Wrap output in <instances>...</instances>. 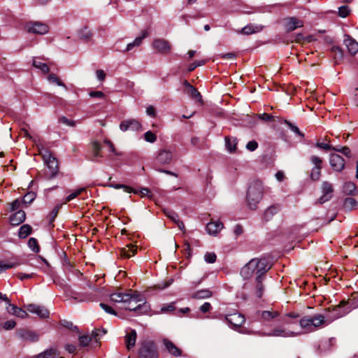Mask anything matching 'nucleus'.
<instances>
[{
    "mask_svg": "<svg viewBox=\"0 0 358 358\" xmlns=\"http://www.w3.org/2000/svg\"><path fill=\"white\" fill-rule=\"evenodd\" d=\"M8 304L6 310L8 313L15 315L20 318H26L28 317V313L20 308L12 304L8 299V301H6Z\"/></svg>",
    "mask_w": 358,
    "mask_h": 358,
    "instance_id": "obj_18",
    "label": "nucleus"
},
{
    "mask_svg": "<svg viewBox=\"0 0 358 358\" xmlns=\"http://www.w3.org/2000/svg\"><path fill=\"white\" fill-rule=\"evenodd\" d=\"M350 8L348 6H342L338 8V15L341 17H347L350 13Z\"/></svg>",
    "mask_w": 358,
    "mask_h": 358,
    "instance_id": "obj_54",
    "label": "nucleus"
},
{
    "mask_svg": "<svg viewBox=\"0 0 358 358\" xmlns=\"http://www.w3.org/2000/svg\"><path fill=\"white\" fill-rule=\"evenodd\" d=\"M17 336L22 339L29 342H36L38 341L39 336L36 333L27 330V329H19L16 332Z\"/></svg>",
    "mask_w": 358,
    "mask_h": 358,
    "instance_id": "obj_15",
    "label": "nucleus"
},
{
    "mask_svg": "<svg viewBox=\"0 0 358 358\" xmlns=\"http://www.w3.org/2000/svg\"><path fill=\"white\" fill-rule=\"evenodd\" d=\"M107 333L106 329L102 328V329H95L92 331L91 334V338L92 341H94L96 343H99V341L100 340L101 337L103 335H105Z\"/></svg>",
    "mask_w": 358,
    "mask_h": 358,
    "instance_id": "obj_37",
    "label": "nucleus"
},
{
    "mask_svg": "<svg viewBox=\"0 0 358 358\" xmlns=\"http://www.w3.org/2000/svg\"><path fill=\"white\" fill-rule=\"evenodd\" d=\"M92 148H93L94 156L96 157H101V155H100V151L103 148V146L101 144H99L98 142H94L93 145H92Z\"/></svg>",
    "mask_w": 358,
    "mask_h": 358,
    "instance_id": "obj_52",
    "label": "nucleus"
},
{
    "mask_svg": "<svg viewBox=\"0 0 358 358\" xmlns=\"http://www.w3.org/2000/svg\"><path fill=\"white\" fill-rule=\"evenodd\" d=\"M33 66L45 73H48L50 71L49 66L45 63L43 62L41 59H34Z\"/></svg>",
    "mask_w": 358,
    "mask_h": 358,
    "instance_id": "obj_35",
    "label": "nucleus"
},
{
    "mask_svg": "<svg viewBox=\"0 0 358 358\" xmlns=\"http://www.w3.org/2000/svg\"><path fill=\"white\" fill-rule=\"evenodd\" d=\"M120 129L122 131H141L142 125L138 120L127 119L121 122Z\"/></svg>",
    "mask_w": 358,
    "mask_h": 358,
    "instance_id": "obj_9",
    "label": "nucleus"
},
{
    "mask_svg": "<svg viewBox=\"0 0 358 358\" xmlns=\"http://www.w3.org/2000/svg\"><path fill=\"white\" fill-rule=\"evenodd\" d=\"M212 308L211 304L209 302H205L201 307L199 308L200 310L203 313H206L210 310Z\"/></svg>",
    "mask_w": 358,
    "mask_h": 358,
    "instance_id": "obj_63",
    "label": "nucleus"
},
{
    "mask_svg": "<svg viewBox=\"0 0 358 358\" xmlns=\"http://www.w3.org/2000/svg\"><path fill=\"white\" fill-rule=\"evenodd\" d=\"M224 227V224L220 222H210L206 225V231L210 235H216L219 233Z\"/></svg>",
    "mask_w": 358,
    "mask_h": 358,
    "instance_id": "obj_22",
    "label": "nucleus"
},
{
    "mask_svg": "<svg viewBox=\"0 0 358 358\" xmlns=\"http://www.w3.org/2000/svg\"><path fill=\"white\" fill-rule=\"evenodd\" d=\"M204 259L207 263L213 264L216 262L217 256L214 252H206L204 255Z\"/></svg>",
    "mask_w": 358,
    "mask_h": 358,
    "instance_id": "obj_48",
    "label": "nucleus"
},
{
    "mask_svg": "<svg viewBox=\"0 0 358 358\" xmlns=\"http://www.w3.org/2000/svg\"><path fill=\"white\" fill-rule=\"evenodd\" d=\"M59 122L64 124L69 127H75L76 123L74 120L68 119L67 117L62 116L59 118Z\"/></svg>",
    "mask_w": 358,
    "mask_h": 358,
    "instance_id": "obj_53",
    "label": "nucleus"
},
{
    "mask_svg": "<svg viewBox=\"0 0 358 358\" xmlns=\"http://www.w3.org/2000/svg\"><path fill=\"white\" fill-rule=\"evenodd\" d=\"M48 81H50L51 83H56L57 85L64 87V88L66 89V86L65 85V84L63 82H62L59 80V78L54 73H50L48 76Z\"/></svg>",
    "mask_w": 358,
    "mask_h": 358,
    "instance_id": "obj_42",
    "label": "nucleus"
},
{
    "mask_svg": "<svg viewBox=\"0 0 358 358\" xmlns=\"http://www.w3.org/2000/svg\"><path fill=\"white\" fill-rule=\"evenodd\" d=\"M299 323L305 333H312L328 325L330 321L327 320L324 315L317 313L301 317Z\"/></svg>",
    "mask_w": 358,
    "mask_h": 358,
    "instance_id": "obj_3",
    "label": "nucleus"
},
{
    "mask_svg": "<svg viewBox=\"0 0 358 358\" xmlns=\"http://www.w3.org/2000/svg\"><path fill=\"white\" fill-rule=\"evenodd\" d=\"M261 320L264 321H271L279 315L278 311L264 310L259 312Z\"/></svg>",
    "mask_w": 358,
    "mask_h": 358,
    "instance_id": "obj_29",
    "label": "nucleus"
},
{
    "mask_svg": "<svg viewBox=\"0 0 358 358\" xmlns=\"http://www.w3.org/2000/svg\"><path fill=\"white\" fill-rule=\"evenodd\" d=\"M259 118L262 120L266 121V122H271L274 120V116L267 114L266 113H264L262 114H259L258 115Z\"/></svg>",
    "mask_w": 358,
    "mask_h": 358,
    "instance_id": "obj_57",
    "label": "nucleus"
},
{
    "mask_svg": "<svg viewBox=\"0 0 358 358\" xmlns=\"http://www.w3.org/2000/svg\"><path fill=\"white\" fill-rule=\"evenodd\" d=\"M280 209V206L279 204H274L269 206L264 213V219L266 221L271 220L273 217L278 213Z\"/></svg>",
    "mask_w": 358,
    "mask_h": 358,
    "instance_id": "obj_25",
    "label": "nucleus"
},
{
    "mask_svg": "<svg viewBox=\"0 0 358 358\" xmlns=\"http://www.w3.org/2000/svg\"><path fill=\"white\" fill-rule=\"evenodd\" d=\"M185 92L187 94L189 95L193 99H194L199 103H203V99L200 92H198V90L194 86H192L187 90H185Z\"/></svg>",
    "mask_w": 358,
    "mask_h": 358,
    "instance_id": "obj_30",
    "label": "nucleus"
},
{
    "mask_svg": "<svg viewBox=\"0 0 358 358\" xmlns=\"http://www.w3.org/2000/svg\"><path fill=\"white\" fill-rule=\"evenodd\" d=\"M271 266L265 259H252L241 270V275L244 279H249L254 273H256L255 286L252 294L257 298L263 296L264 287L262 283L263 276L270 269Z\"/></svg>",
    "mask_w": 358,
    "mask_h": 358,
    "instance_id": "obj_1",
    "label": "nucleus"
},
{
    "mask_svg": "<svg viewBox=\"0 0 358 358\" xmlns=\"http://www.w3.org/2000/svg\"><path fill=\"white\" fill-rule=\"evenodd\" d=\"M226 320L232 327L237 328L242 326L245 322V317L243 315L234 313L226 316Z\"/></svg>",
    "mask_w": 358,
    "mask_h": 358,
    "instance_id": "obj_14",
    "label": "nucleus"
},
{
    "mask_svg": "<svg viewBox=\"0 0 358 358\" xmlns=\"http://www.w3.org/2000/svg\"><path fill=\"white\" fill-rule=\"evenodd\" d=\"M213 295L211 291L208 289H201L194 293L192 297L197 299L210 298Z\"/></svg>",
    "mask_w": 358,
    "mask_h": 358,
    "instance_id": "obj_38",
    "label": "nucleus"
},
{
    "mask_svg": "<svg viewBox=\"0 0 358 358\" xmlns=\"http://www.w3.org/2000/svg\"><path fill=\"white\" fill-rule=\"evenodd\" d=\"M315 146L317 148H319L320 149L324 150L326 151H329V150H336V148L332 147L329 144L324 143H319V142H317V143H316Z\"/></svg>",
    "mask_w": 358,
    "mask_h": 358,
    "instance_id": "obj_56",
    "label": "nucleus"
},
{
    "mask_svg": "<svg viewBox=\"0 0 358 358\" xmlns=\"http://www.w3.org/2000/svg\"><path fill=\"white\" fill-rule=\"evenodd\" d=\"M91 341H92L91 336L87 335H84L79 337V343L81 346H87Z\"/></svg>",
    "mask_w": 358,
    "mask_h": 358,
    "instance_id": "obj_55",
    "label": "nucleus"
},
{
    "mask_svg": "<svg viewBox=\"0 0 358 358\" xmlns=\"http://www.w3.org/2000/svg\"><path fill=\"white\" fill-rule=\"evenodd\" d=\"M32 232V228L29 224H25L20 227L18 236L20 238H25Z\"/></svg>",
    "mask_w": 358,
    "mask_h": 358,
    "instance_id": "obj_34",
    "label": "nucleus"
},
{
    "mask_svg": "<svg viewBox=\"0 0 358 358\" xmlns=\"http://www.w3.org/2000/svg\"><path fill=\"white\" fill-rule=\"evenodd\" d=\"M261 30L259 26L247 25L242 29V33L244 34H251L258 32Z\"/></svg>",
    "mask_w": 358,
    "mask_h": 358,
    "instance_id": "obj_40",
    "label": "nucleus"
},
{
    "mask_svg": "<svg viewBox=\"0 0 358 358\" xmlns=\"http://www.w3.org/2000/svg\"><path fill=\"white\" fill-rule=\"evenodd\" d=\"M26 309L29 313L36 314L41 318H47L50 315L49 310L43 306L29 304L26 306Z\"/></svg>",
    "mask_w": 358,
    "mask_h": 358,
    "instance_id": "obj_11",
    "label": "nucleus"
},
{
    "mask_svg": "<svg viewBox=\"0 0 358 358\" xmlns=\"http://www.w3.org/2000/svg\"><path fill=\"white\" fill-rule=\"evenodd\" d=\"M138 193L137 194H140L142 197H144V196L151 197L152 196L150 190L147 187L142 188L141 190L138 191Z\"/></svg>",
    "mask_w": 358,
    "mask_h": 358,
    "instance_id": "obj_61",
    "label": "nucleus"
},
{
    "mask_svg": "<svg viewBox=\"0 0 358 358\" xmlns=\"http://www.w3.org/2000/svg\"><path fill=\"white\" fill-rule=\"evenodd\" d=\"M85 191V187H81V188H79V189H76V191H74L73 192L70 194L66 198V202L70 201L72 199L76 198L77 196H78L80 194H81Z\"/></svg>",
    "mask_w": 358,
    "mask_h": 358,
    "instance_id": "obj_44",
    "label": "nucleus"
},
{
    "mask_svg": "<svg viewBox=\"0 0 358 358\" xmlns=\"http://www.w3.org/2000/svg\"><path fill=\"white\" fill-rule=\"evenodd\" d=\"M136 247L133 245H127L125 248H121L120 256L122 258H130L136 252Z\"/></svg>",
    "mask_w": 358,
    "mask_h": 358,
    "instance_id": "obj_26",
    "label": "nucleus"
},
{
    "mask_svg": "<svg viewBox=\"0 0 358 358\" xmlns=\"http://www.w3.org/2000/svg\"><path fill=\"white\" fill-rule=\"evenodd\" d=\"M99 305L106 313L111 315H116L115 311L110 306L103 303H101Z\"/></svg>",
    "mask_w": 358,
    "mask_h": 358,
    "instance_id": "obj_64",
    "label": "nucleus"
},
{
    "mask_svg": "<svg viewBox=\"0 0 358 358\" xmlns=\"http://www.w3.org/2000/svg\"><path fill=\"white\" fill-rule=\"evenodd\" d=\"M344 43L347 47L350 55H355L358 52V43L350 36L345 34L344 36Z\"/></svg>",
    "mask_w": 358,
    "mask_h": 358,
    "instance_id": "obj_19",
    "label": "nucleus"
},
{
    "mask_svg": "<svg viewBox=\"0 0 358 358\" xmlns=\"http://www.w3.org/2000/svg\"><path fill=\"white\" fill-rule=\"evenodd\" d=\"M109 187H113L115 189H123V190L125 192H127V193H134V194H138V190H136L134 189V188H132L130 186H127V185H122V184H110L108 185Z\"/></svg>",
    "mask_w": 358,
    "mask_h": 358,
    "instance_id": "obj_39",
    "label": "nucleus"
},
{
    "mask_svg": "<svg viewBox=\"0 0 358 358\" xmlns=\"http://www.w3.org/2000/svg\"><path fill=\"white\" fill-rule=\"evenodd\" d=\"M311 163L314 165L313 168H322V159L316 155H312L310 157Z\"/></svg>",
    "mask_w": 358,
    "mask_h": 358,
    "instance_id": "obj_43",
    "label": "nucleus"
},
{
    "mask_svg": "<svg viewBox=\"0 0 358 358\" xmlns=\"http://www.w3.org/2000/svg\"><path fill=\"white\" fill-rule=\"evenodd\" d=\"M258 148V143L255 141H250L246 145V148L250 151H255Z\"/></svg>",
    "mask_w": 358,
    "mask_h": 358,
    "instance_id": "obj_60",
    "label": "nucleus"
},
{
    "mask_svg": "<svg viewBox=\"0 0 358 358\" xmlns=\"http://www.w3.org/2000/svg\"><path fill=\"white\" fill-rule=\"evenodd\" d=\"M34 358H62L59 352L55 348H50L35 356Z\"/></svg>",
    "mask_w": 358,
    "mask_h": 358,
    "instance_id": "obj_23",
    "label": "nucleus"
},
{
    "mask_svg": "<svg viewBox=\"0 0 358 358\" xmlns=\"http://www.w3.org/2000/svg\"><path fill=\"white\" fill-rule=\"evenodd\" d=\"M39 155H41L47 166L46 177L48 179L55 178L59 171V164L57 159L52 157L48 150L44 148L39 149Z\"/></svg>",
    "mask_w": 358,
    "mask_h": 358,
    "instance_id": "obj_6",
    "label": "nucleus"
},
{
    "mask_svg": "<svg viewBox=\"0 0 358 358\" xmlns=\"http://www.w3.org/2000/svg\"><path fill=\"white\" fill-rule=\"evenodd\" d=\"M26 218V214L24 210H19L10 217V222L13 226H17L22 223Z\"/></svg>",
    "mask_w": 358,
    "mask_h": 358,
    "instance_id": "obj_21",
    "label": "nucleus"
},
{
    "mask_svg": "<svg viewBox=\"0 0 358 358\" xmlns=\"http://www.w3.org/2000/svg\"><path fill=\"white\" fill-rule=\"evenodd\" d=\"M357 201L352 197H348L344 200L343 207L348 210H352L357 208Z\"/></svg>",
    "mask_w": 358,
    "mask_h": 358,
    "instance_id": "obj_36",
    "label": "nucleus"
},
{
    "mask_svg": "<svg viewBox=\"0 0 358 358\" xmlns=\"http://www.w3.org/2000/svg\"><path fill=\"white\" fill-rule=\"evenodd\" d=\"M154 49L162 54H167L170 52L171 46L169 43L163 39H156L153 42Z\"/></svg>",
    "mask_w": 358,
    "mask_h": 358,
    "instance_id": "obj_16",
    "label": "nucleus"
},
{
    "mask_svg": "<svg viewBox=\"0 0 358 358\" xmlns=\"http://www.w3.org/2000/svg\"><path fill=\"white\" fill-rule=\"evenodd\" d=\"M172 159V153L166 150H162L159 152L157 161L162 164H169Z\"/></svg>",
    "mask_w": 358,
    "mask_h": 358,
    "instance_id": "obj_24",
    "label": "nucleus"
},
{
    "mask_svg": "<svg viewBox=\"0 0 358 358\" xmlns=\"http://www.w3.org/2000/svg\"><path fill=\"white\" fill-rule=\"evenodd\" d=\"M26 29L28 32L36 34H45L48 32V26L42 22H31L26 26Z\"/></svg>",
    "mask_w": 358,
    "mask_h": 358,
    "instance_id": "obj_8",
    "label": "nucleus"
},
{
    "mask_svg": "<svg viewBox=\"0 0 358 358\" xmlns=\"http://www.w3.org/2000/svg\"><path fill=\"white\" fill-rule=\"evenodd\" d=\"M322 168H313L311 170L310 178L313 180H318L321 176Z\"/></svg>",
    "mask_w": 358,
    "mask_h": 358,
    "instance_id": "obj_49",
    "label": "nucleus"
},
{
    "mask_svg": "<svg viewBox=\"0 0 358 358\" xmlns=\"http://www.w3.org/2000/svg\"><path fill=\"white\" fill-rule=\"evenodd\" d=\"M343 191L348 195H356L358 193L356 185L352 182H347L343 187Z\"/></svg>",
    "mask_w": 358,
    "mask_h": 358,
    "instance_id": "obj_31",
    "label": "nucleus"
},
{
    "mask_svg": "<svg viewBox=\"0 0 358 358\" xmlns=\"http://www.w3.org/2000/svg\"><path fill=\"white\" fill-rule=\"evenodd\" d=\"M16 325V323L14 320H10L4 322L3 327L5 330H10L13 329Z\"/></svg>",
    "mask_w": 358,
    "mask_h": 358,
    "instance_id": "obj_58",
    "label": "nucleus"
},
{
    "mask_svg": "<svg viewBox=\"0 0 358 358\" xmlns=\"http://www.w3.org/2000/svg\"><path fill=\"white\" fill-rule=\"evenodd\" d=\"M329 163L333 169L336 171H341L345 167V161L338 154H331L330 155Z\"/></svg>",
    "mask_w": 358,
    "mask_h": 358,
    "instance_id": "obj_13",
    "label": "nucleus"
},
{
    "mask_svg": "<svg viewBox=\"0 0 358 358\" xmlns=\"http://www.w3.org/2000/svg\"><path fill=\"white\" fill-rule=\"evenodd\" d=\"M224 140L227 150L230 153L235 152L237 149V138L236 137L226 136Z\"/></svg>",
    "mask_w": 358,
    "mask_h": 358,
    "instance_id": "obj_27",
    "label": "nucleus"
},
{
    "mask_svg": "<svg viewBox=\"0 0 358 358\" xmlns=\"http://www.w3.org/2000/svg\"><path fill=\"white\" fill-rule=\"evenodd\" d=\"M149 34V32L148 30H143L141 33V35L138 37H136V39L133 41L134 43V45L138 47L139 46L143 40L146 38Z\"/></svg>",
    "mask_w": 358,
    "mask_h": 358,
    "instance_id": "obj_47",
    "label": "nucleus"
},
{
    "mask_svg": "<svg viewBox=\"0 0 358 358\" xmlns=\"http://www.w3.org/2000/svg\"><path fill=\"white\" fill-rule=\"evenodd\" d=\"M299 334L294 331H288L282 327L275 328L270 333L260 334L263 336H276V337H292L296 336Z\"/></svg>",
    "mask_w": 358,
    "mask_h": 358,
    "instance_id": "obj_10",
    "label": "nucleus"
},
{
    "mask_svg": "<svg viewBox=\"0 0 358 358\" xmlns=\"http://www.w3.org/2000/svg\"><path fill=\"white\" fill-rule=\"evenodd\" d=\"M92 34L87 27L80 29L77 34V37L79 40L88 41L92 38Z\"/></svg>",
    "mask_w": 358,
    "mask_h": 358,
    "instance_id": "obj_32",
    "label": "nucleus"
},
{
    "mask_svg": "<svg viewBox=\"0 0 358 358\" xmlns=\"http://www.w3.org/2000/svg\"><path fill=\"white\" fill-rule=\"evenodd\" d=\"M284 122L289 127V129L294 133H295L296 134H297L298 136H299L301 137L304 136L303 134L300 131L299 129L296 125H294V124H292V122H290L286 120L284 121Z\"/></svg>",
    "mask_w": 358,
    "mask_h": 358,
    "instance_id": "obj_45",
    "label": "nucleus"
},
{
    "mask_svg": "<svg viewBox=\"0 0 358 358\" xmlns=\"http://www.w3.org/2000/svg\"><path fill=\"white\" fill-rule=\"evenodd\" d=\"M110 299L113 302L122 303V308L139 314L146 313L149 308L146 303H140L136 307L131 305L132 302L137 303L142 301L140 294L136 291L129 290L127 293L115 292L110 295Z\"/></svg>",
    "mask_w": 358,
    "mask_h": 358,
    "instance_id": "obj_2",
    "label": "nucleus"
},
{
    "mask_svg": "<svg viewBox=\"0 0 358 358\" xmlns=\"http://www.w3.org/2000/svg\"><path fill=\"white\" fill-rule=\"evenodd\" d=\"M303 26L302 20L294 17H288L285 20V28L287 31H292L296 28L301 27Z\"/></svg>",
    "mask_w": 358,
    "mask_h": 358,
    "instance_id": "obj_17",
    "label": "nucleus"
},
{
    "mask_svg": "<svg viewBox=\"0 0 358 358\" xmlns=\"http://www.w3.org/2000/svg\"><path fill=\"white\" fill-rule=\"evenodd\" d=\"M166 214L167 216L173 221L174 222L180 229L182 230L185 229V224L184 223L180 220L179 216L177 213H176L173 211H168L166 212Z\"/></svg>",
    "mask_w": 358,
    "mask_h": 358,
    "instance_id": "obj_33",
    "label": "nucleus"
},
{
    "mask_svg": "<svg viewBox=\"0 0 358 358\" xmlns=\"http://www.w3.org/2000/svg\"><path fill=\"white\" fill-rule=\"evenodd\" d=\"M145 140L149 143H154L157 140V136L150 131H146L144 134Z\"/></svg>",
    "mask_w": 358,
    "mask_h": 358,
    "instance_id": "obj_51",
    "label": "nucleus"
},
{
    "mask_svg": "<svg viewBox=\"0 0 358 358\" xmlns=\"http://www.w3.org/2000/svg\"><path fill=\"white\" fill-rule=\"evenodd\" d=\"M36 198V194L33 192L27 193L23 197V203H31Z\"/></svg>",
    "mask_w": 358,
    "mask_h": 358,
    "instance_id": "obj_50",
    "label": "nucleus"
},
{
    "mask_svg": "<svg viewBox=\"0 0 358 358\" xmlns=\"http://www.w3.org/2000/svg\"><path fill=\"white\" fill-rule=\"evenodd\" d=\"M358 307V293L352 294L350 298L346 300H342L340 303L333 307L332 311L335 313L336 318L342 317L350 313L352 309Z\"/></svg>",
    "mask_w": 358,
    "mask_h": 358,
    "instance_id": "obj_5",
    "label": "nucleus"
},
{
    "mask_svg": "<svg viewBox=\"0 0 358 358\" xmlns=\"http://www.w3.org/2000/svg\"><path fill=\"white\" fill-rule=\"evenodd\" d=\"M18 265L17 263H11V262H0V273L7 269L14 268Z\"/></svg>",
    "mask_w": 358,
    "mask_h": 358,
    "instance_id": "obj_46",
    "label": "nucleus"
},
{
    "mask_svg": "<svg viewBox=\"0 0 358 358\" xmlns=\"http://www.w3.org/2000/svg\"><path fill=\"white\" fill-rule=\"evenodd\" d=\"M90 96L93 98L103 99L105 95L101 91H92L89 93Z\"/></svg>",
    "mask_w": 358,
    "mask_h": 358,
    "instance_id": "obj_62",
    "label": "nucleus"
},
{
    "mask_svg": "<svg viewBox=\"0 0 358 358\" xmlns=\"http://www.w3.org/2000/svg\"><path fill=\"white\" fill-rule=\"evenodd\" d=\"M103 148H107L108 152H115V148L113 144L108 140H105L103 141Z\"/></svg>",
    "mask_w": 358,
    "mask_h": 358,
    "instance_id": "obj_59",
    "label": "nucleus"
},
{
    "mask_svg": "<svg viewBox=\"0 0 358 358\" xmlns=\"http://www.w3.org/2000/svg\"><path fill=\"white\" fill-rule=\"evenodd\" d=\"M28 246L34 252H38L40 248L38 241L35 238H30L28 241Z\"/></svg>",
    "mask_w": 358,
    "mask_h": 358,
    "instance_id": "obj_41",
    "label": "nucleus"
},
{
    "mask_svg": "<svg viewBox=\"0 0 358 358\" xmlns=\"http://www.w3.org/2000/svg\"><path fill=\"white\" fill-rule=\"evenodd\" d=\"M163 343L167 352L172 356L180 357L182 355V350L178 348L172 341L165 338L163 340Z\"/></svg>",
    "mask_w": 358,
    "mask_h": 358,
    "instance_id": "obj_20",
    "label": "nucleus"
},
{
    "mask_svg": "<svg viewBox=\"0 0 358 358\" xmlns=\"http://www.w3.org/2000/svg\"><path fill=\"white\" fill-rule=\"evenodd\" d=\"M333 192L334 188L332 184L327 181L323 182L322 185V195L319 199V202L320 203H324L329 201L332 197Z\"/></svg>",
    "mask_w": 358,
    "mask_h": 358,
    "instance_id": "obj_12",
    "label": "nucleus"
},
{
    "mask_svg": "<svg viewBox=\"0 0 358 358\" xmlns=\"http://www.w3.org/2000/svg\"><path fill=\"white\" fill-rule=\"evenodd\" d=\"M264 194V186L261 180H256L252 181L248 189L247 203L249 208L255 210L257 204L262 199Z\"/></svg>",
    "mask_w": 358,
    "mask_h": 358,
    "instance_id": "obj_4",
    "label": "nucleus"
},
{
    "mask_svg": "<svg viewBox=\"0 0 358 358\" xmlns=\"http://www.w3.org/2000/svg\"><path fill=\"white\" fill-rule=\"evenodd\" d=\"M137 334L135 330H131L125 337L127 348L130 350L134 347L136 341Z\"/></svg>",
    "mask_w": 358,
    "mask_h": 358,
    "instance_id": "obj_28",
    "label": "nucleus"
},
{
    "mask_svg": "<svg viewBox=\"0 0 358 358\" xmlns=\"http://www.w3.org/2000/svg\"><path fill=\"white\" fill-rule=\"evenodd\" d=\"M139 358H159V352L155 343L152 341L141 343L138 350Z\"/></svg>",
    "mask_w": 358,
    "mask_h": 358,
    "instance_id": "obj_7",
    "label": "nucleus"
}]
</instances>
